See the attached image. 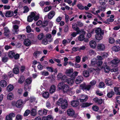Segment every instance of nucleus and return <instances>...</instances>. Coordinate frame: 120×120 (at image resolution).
I'll use <instances>...</instances> for the list:
<instances>
[{
	"label": "nucleus",
	"instance_id": "19",
	"mask_svg": "<svg viewBox=\"0 0 120 120\" xmlns=\"http://www.w3.org/2000/svg\"><path fill=\"white\" fill-rule=\"evenodd\" d=\"M18 67V66H15L13 69V71L14 74H17L19 73V70Z\"/></svg>",
	"mask_w": 120,
	"mask_h": 120
},
{
	"label": "nucleus",
	"instance_id": "43",
	"mask_svg": "<svg viewBox=\"0 0 120 120\" xmlns=\"http://www.w3.org/2000/svg\"><path fill=\"white\" fill-rule=\"evenodd\" d=\"M32 80L31 78H27L26 80V83L27 84H30L32 82Z\"/></svg>",
	"mask_w": 120,
	"mask_h": 120
},
{
	"label": "nucleus",
	"instance_id": "29",
	"mask_svg": "<svg viewBox=\"0 0 120 120\" xmlns=\"http://www.w3.org/2000/svg\"><path fill=\"white\" fill-rule=\"evenodd\" d=\"M14 88V87L13 85L10 84L8 86L7 88V89L8 91L10 92L12 91Z\"/></svg>",
	"mask_w": 120,
	"mask_h": 120
},
{
	"label": "nucleus",
	"instance_id": "13",
	"mask_svg": "<svg viewBox=\"0 0 120 120\" xmlns=\"http://www.w3.org/2000/svg\"><path fill=\"white\" fill-rule=\"evenodd\" d=\"M55 15V12L53 10L51 11L48 14V17L49 19H51Z\"/></svg>",
	"mask_w": 120,
	"mask_h": 120
},
{
	"label": "nucleus",
	"instance_id": "51",
	"mask_svg": "<svg viewBox=\"0 0 120 120\" xmlns=\"http://www.w3.org/2000/svg\"><path fill=\"white\" fill-rule=\"evenodd\" d=\"M109 41L110 43L113 44L115 40L112 38L110 37L109 38Z\"/></svg>",
	"mask_w": 120,
	"mask_h": 120
},
{
	"label": "nucleus",
	"instance_id": "1",
	"mask_svg": "<svg viewBox=\"0 0 120 120\" xmlns=\"http://www.w3.org/2000/svg\"><path fill=\"white\" fill-rule=\"evenodd\" d=\"M96 83V81L93 80L90 82V85H86L85 84H82L80 85V87L83 90H89L91 86L95 85Z\"/></svg>",
	"mask_w": 120,
	"mask_h": 120
},
{
	"label": "nucleus",
	"instance_id": "47",
	"mask_svg": "<svg viewBox=\"0 0 120 120\" xmlns=\"http://www.w3.org/2000/svg\"><path fill=\"white\" fill-rule=\"evenodd\" d=\"M31 88V87L27 85H26L24 86V89L26 91H29Z\"/></svg>",
	"mask_w": 120,
	"mask_h": 120
},
{
	"label": "nucleus",
	"instance_id": "17",
	"mask_svg": "<svg viewBox=\"0 0 120 120\" xmlns=\"http://www.w3.org/2000/svg\"><path fill=\"white\" fill-rule=\"evenodd\" d=\"M71 105L74 107H76L78 106L79 105V102L77 101H72L71 103Z\"/></svg>",
	"mask_w": 120,
	"mask_h": 120
},
{
	"label": "nucleus",
	"instance_id": "58",
	"mask_svg": "<svg viewBox=\"0 0 120 120\" xmlns=\"http://www.w3.org/2000/svg\"><path fill=\"white\" fill-rule=\"evenodd\" d=\"M77 25L80 27H81L83 26V23L80 22H77Z\"/></svg>",
	"mask_w": 120,
	"mask_h": 120
},
{
	"label": "nucleus",
	"instance_id": "11",
	"mask_svg": "<svg viewBox=\"0 0 120 120\" xmlns=\"http://www.w3.org/2000/svg\"><path fill=\"white\" fill-rule=\"evenodd\" d=\"M23 103V101L22 100H18L16 103V106L18 108H21L22 105Z\"/></svg>",
	"mask_w": 120,
	"mask_h": 120
},
{
	"label": "nucleus",
	"instance_id": "46",
	"mask_svg": "<svg viewBox=\"0 0 120 120\" xmlns=\"http://www.w3.org/2000/svg\"><path fill=\"white\" fill-rule=\"evenodd\" d=\"M23 8L24 9V11H23V13H27L29 11L28 7L26 6H24Z\"/></svg>",
	"mask_w": 120,
	"mask_h": 120
},
{
	"label": "nucleus",
	"instance_id": "27",
	"mask_svg": "<svg viewBox=\"0 0 120 120\" xmlns=\"http://www.w3.org/2000/svg\"><path fill=\"white\" fill-rule=\"evenodd\" d=\"M112 50L115 52H118L120 50V47L118 46H115L112 48Z\"/></svg>",
	"mask_w": 120,
	"mask_h": 120
},
{
	"label": "nucleus",
	"instance_id": "14",
	"mask_svg": "<svg viewBox=\"0 0 120 120\" xmlns=\"http://www.w3.org/2000/svg\"><path fill=\"white\" fill-rule=\"evenodd\" d=\"M31 41L28 39L27 38L24 40V45L26 46H29L31 44Z\"/></svg>",
	"mask_w": 120,
	"mask_h": 120
},
{
	"label": "nucleus",
	"instance_id": "55",
	"mask_svg": "<svg viewBox=\"0 0 120 120\" xmlns=\"http://www.w3.org/2000/svg\"><path fill=\"white\" fill-rule=\"evenodd\" d=\"M14 73L12 71H10L8 73V76L10 77H14Z\"/></svg>",
	"mask_w": 120,
	"mask_h": 120
},
{
	"label": "nucleus",
	"instance_id": "56",
	"mask_svg": "<svg viewBox=\"0 0 120 120\" xmlns=\"http://www.w3.org/2000/svg\"><path fill=\"white\" fill-rule=\"evenodd\" d=\"M16 118L17 120H21L22 117L19 114H18L16 115Z\"/></svg>",
	"mask_w": 120,
	"mask_h": 120
},
{
	"label": "nucleus",
	"instance_id": "61",
	"mask_svg": "<svg viewBox=\"0 0 120 120\" xmlns=\"http://www.w3.org/2000/svg\"><path fill=\"white\" fill-rule=\"evenodd\" d=\"M44 36L43 34H41L38 35V39L39 40H41L43 38Z\"/></svg>",
	"mask_w": 120,
	"mask_h": 120
},
{
	"label": "nucleus",
	"instance_id": "59",
	"mask_svg": "<svg viewBox=\"0 0 120 120\" xmlns=\"http://www.w3.org/2000/svg\"><path fill=\"white\" fill-rule=\"evenodd\" d=\"M48 43V40L46 39H44L42 41V44L44 45H46Z\"/></svg>",
	"mask_w": 120,
	"mask_h": 120
},
{
	"label": "nucleus",
	"instance_id": "48",
	"mask_svg": "<svg viewBox=\"0 0 120 120\" xmlns=\"http://www.w3.org/2000/svg\"><path fill=\"white\" fill-rule=\"evenodd\" d=\"M33 17H31L30 15L28 16L27 18V20L29 22H31L33 20Z\"/></svg>",
	"mask_w": 120,
	"mask_h": 120
},
{
	"label": "nucleus",
	"instance_id": "2",
	"mask_svg": "<svg viewBox=\"0 0 120 120\" xmlns=\"http://www.w3.org/2000/svg\"><path fill=\"white\" fill-rule=\"evenodd\" d=\"M58 87L59 89H61L63 92L65 93H67L69 90V86L67 84H65L63 82H60L58 85Z\"/></svg>",
	"mask_w": 120,
	"mask_h": 120
},
{
	"label": "nucleus",
	"instance_id": "12",
	"mask_svg": "<svg viewBox=\"0 0 120 120\" xmlns=\"http://www.w3.org/2000/svg\"><path fill=\"white\" fill-rule=\"evenodd\" d=\"M83 80L82 77L80 76L77 77L75 80V83L77 84H79L81 83Z\"/></svg>",
	"mask_w": 120,
	"mask_h": 120
},
{
	"label": "nucleus",
	"instance_id": "7",
	"mask_svg": "<svg viewBox=\"0 0 120 120\" xmlns=\"http://www.w3.org/2000/svg\"><path fill=\"white\" fill-rule=\"evenodd\" d=\"M88 98V97L87 95L82 94L80 95L79 100L80 102H83L86 101Z\"/></svg>",
	"mask_w": 120,
	"mask_h": 120
},
{
	"label": "nucleus",
	"instance_id": "53",
	"mask_svg": "<svg viewBox=\"0 0 120 120\" xmlns=\"http://www.w3.org/2000/svg\"><path fill=\"white\" fill-rule=\"evenodd\" d=\"M105 86L104 83L102 82H101L99 83L98 85V87L99 88H103Z\"/></svg>",
	"mask_w": 120,
	"mask_h": 120
},
{
	"label": "nucleus",
	"instance_id": "42",
	"mask_svg": "<svg viewBox=\"0 0 120 120\" xmlns=\"http://www.w3.org/2000/svg\"><path fill=\"white\" fill-rule=\"evenodd\" d=\"M8 57L6 56H4L2 58V61L4 63L7 62L8 61Z\"/></svg>",
	"mask_w": 120,
	"mask_h": 120
},
{
	"label": "nucleus",
	"instance_id": "24",
	"mask_svg": "<svg viewBox=\"0 0 120 120\" xmlns=\"http://www.w3.org/2000/svg\"><path fill=\"white\" fill-rule=\"evenodd\" d=\"M7 83L4 80H2L0 81V85L2 87H5L6 86Z\"/></svg>",
	"mask_w": 120,
	"mask_h": 120
},
{
	"label": "nucleus",
	"instance_id": "30",
	"mask_svg": "<svg viewBox=\"0 0 120 120\" xmlns=\"http://www.w3.org/2000/svg\"><path fill=\"white\" fill-rule=\"evenodd\" d=\"M101 34H96L95 35V37L96 40H102L103 38V36Z\"/></svg>",
	"mask_w": 120,
	"mask_h": 120
},
{
	"label": "nucleus",
	"instance_id": "16",
	"mask_svg": "<svg viewBox=\"0 0 120 120\" xmlns=\"http://www.w3.org/2000/svg\"><path fill=\"white\" fill-rule=\"evenodd\" d=\"M81 103H82L81 107L82 108L87 107L93 104L92 103H89L85 102Z\"/></svg>",
	"mask_w": 120,
	"mask_h": 120
},
{
	"label": "nucleus",
	"instance_id": "10",
	"mask_svg": "<svg viewBox=\"0 0 120 120\" xmlns=\"http://www.w3.org/2000/svg\"><path fill=\"white\" fill-rule=\"evenodd\" d=\"M68 106V103L66 99H64L63 102L60 106L61 108L63 109H66Z\"/></svg>",
	"mask_w": 120,
	"mask_h": 120
},
{
	"label": "nucleus",
	"instance_id": "52",
	"mask_svg": "<svg viewBox=\"0 0 120 120\" xmlns=\"http://www.w3.org/2000/svg\"><path fill=\"white\" fill-rule=\"evenodd\" d=\"M75 61L77 63H79L80 61L81 58L79 56H77L75 57Z\"/></svg>",
	"mask_w": 120,
	"mask_h": 120
},
{
	"label": "nucleus",
	"instance_id": "5",
	"mask_svg": "<svg viewBox=\"0 0 120 120\" xmlns=\"http://www.w3.org/2000/svg\"><path fill=\"white\" fill-rule=\"evenodd\" d=\"M31 41L32 42H35L36 41V40L34 34L32 33H30L27 35V38Z\"/></svg>",
	"mask_w": 120,
	"mask_h": 120
},
{
	"label": "nucleus",
	"instance_id": "34",
	"mask_svg": "<svg viewBox=\"0 0 120 120\" xmlns=\"http://www.w3.org/2000/svg\"><path fill=\"white\" fill-rule=\"evenodd\" d=\"M74 80L73 79H68L67 80L66 82L69 85H71L74 83Z\"/></svg>",
	"mask_w": 120,
	"mask_h": 120
},
{
	"label": "nucleus",
	"instance_id": "40",
	"mask_svg": "<svg viewBox=\"0 0 120 120\" xmlns=\"http://www.w3.org/2000/svg\"><path fill=\"white\" fill-rule=\"evenodd\" d=\"M78 40L80 41H82L85 39L84 35L81 34L78 37Z\"/></svg>",
	"mask_w": 120,
	"mask_h": 120
},
{
	"label": "nucleus",
	"instance_id": "22",
	"mask_svg": "<svg viewBox=\"0 0 120 120\" xmlns=\"http://www.w3.org/2000/svg\"><path fill=\"white\" fill-rule=\"evenodd\" d=\"M90 45L92 48H95L96 46V42L94 41H91L90 42Z\"/></svg>",
	"mask_w": 120,
	"mask_h": 120
},
{
	"label": "nucleus",
	"instance_id": "49",
	"mask_svg": "<svg viewBox=\"0 0 120 120\" xmlns=\"http://www.w3.org/2000/svg\"><path fill=\"white\" fill-rule=\"evenodd\" d=\"M41 73L42 75L45 76H48L49 75V73L48 72L45 71L41 72Z\"/></svg>",
	"mask_w": 120,
	"mask_h": 120
},
{
	"label": "nucleus",
	"instance_id": "54",
	"mask_svg": "<svg viewBox=\"0 0 120 120\" xmlns=\"http://www.w3.org/2000/svg\"><path fill=\"white\" fill-rule=\"evenodd\" d=\"M26 29L27 32L28 33H30L31 31V29L30 27L29 26H26Z\"/></svg>",
	"mask_w": 120,
	"mask_h": 120
},
{
	"label": "nucleus",
	"instance_id": "32",
	"mask_svg": "<svg viewBox=\"0 0 120 120\" xmlns=\"http://www.w3.org/2000/svg\"><path fill=\"white\" fill-rule=\"evenodd\" d=\"M83 75L86 77H89L90 75L89 72L87 71H84L83 72Z\"/></svg>",
	"mask_w": 120,
	"mask_h": 120
},
{
	"label": "nucleus",
	"instance_id": "9",
	"mask_svg": "<svg viewBox=\"0 0 120 120\" xmlns=\"http://www.w3.org/2000/svg\"><path fill=\"white\" fill-rule=\"evenodd\" d=\"M105 48V45L102 43L98 44L97 46V49L98 51H101L104 50Z\"/></svg>",
	"mask_w": 120,
	"mask_h": 120
},
{
	"label": "nucleus",
	"instance_id": "33",
	"mask_svg": "<svg viewBox=\"0 0 120 120\" xmlns=\"http://www.w3.org/2000/svg\"><path fill=\"white\" fill-rule=\"evenodd\" d=\"M111 80L109 79H106L105 80V82L108 86L111 85L112 84Z\"/></svg>",
	"mask_w": 120,
	"mask_h": 120
},
{
	"label": "nucleus",
	"instance_id": "57",
	"mask_svg": "<svg viewBox=\"0 0 120 120\" xmlns=\"http://www.w3.org/2000/svg\"><path fill=\"white\" fill-rule=\"evenodd\" d=\"M92 109L96 111H97L99 109L98 107L96 105L93 106L92 107Z\"/></svg>",
	"mask_w": 120,
	"mask_h": 120
},
{
	"label": "nucleus",
	"instance_id": "64",
	"mask_svg": "<svg viewBox=\"0 0 120 120\" xmlns=\"http://www.w3.org/2000/svg\"><path fill=\"white\" fill-rule=\"evenodd\" d=\"M116 100L117 102L120 104V96H119L116 98Z\"/></svg>",
	"mask_w": 120,
	"mask_h": 120
},
{
	"label": "nucleus",
	"instance_id": "37",
	"mask_svg": "<svg viewBox=\"0 0 120 120\" xmlns=\"http://www.w3.org/2000/svg\"><path fill=\"white\" fill-rule=\"evenodd\" d=\"M101 68L104 69L106 73H108L110 70V68L109 66H106V67L102 66Z\"/></svg>",
	"mask_w": 120,
	"mask_h": 120
},
{
	"label": "nucleus",
	"instance_id": "45",
	"mask_svg": "<svg viewBox=\"0 0 120 120\" xmlns=\"http://www.w3.org/2000/svg\"><path fill=\"white\" fill-rule=\"evenodd\" d=\"M76 31V32H73L72 33V34H71V36L73 37H75L76 36L77 34H79L80 32V31Z\"/></svg>",
	"mask_w": 120,
	"mask_h": 120
},
{
	"label": "nucleus",
	"instance_id": "50",
	"mask_svg": "<svg viewBox=\"0 0 120 120\" xmlns=\"http://www.w3.org/2000/svg\"><path fill=\"white\" fill-rule=\"evenodd\" d=\"M30 111L29 109H27L25 111L24 114V116H26L30 114Z\"/></svg>",
	"mask_w": 120,
	"mask_h": 120
},
{
	"label": "nucleus",
	"instance_id": "39",
	"mask_svg": "<svg viewBox=\"0 0 120 120\" xmlns=\"http://www.w3.org/2000/svg\"><path fill=\"white\" fill-rule=\"evenodd\" d=\"M36 114L37 112L36 109H33L31 111V115L33 116H35L36 115Z\"/></svg>",
	"mask_w": 120,
	"mask_h": 120
},
{
	"label": "nucleus",
	"instance_id": "38",
	"mask_svg": "<svg viewBox=\"0 0 120 120\" xmlns=\"http://www.w3.org/2000/svg\"><path fill=\"white\" fill-rule=\"evenodd\" d=\"M7 98L8 99L12 100L14 98L13 94L12 93H9L7 96Z\"/></svg>",
	"mask_w": 120,
	"mask_h": 120
},
{
	"label": "nucleus",
	"instance_id": "25",
	"mask_svg": "<svg viewBox=\"0 0 120 120\" xmlns=\"http://www.w3.org/2000/svg\"><path fill=\"white\" fill-rule=\"evenodd\" d=\"M73 70L72 69L70 68L69 69L66 70V73L68 76H69L73 72Z\"/></svg>",
	"mask_w": 120,
	"mask_h": 120
},
{
	"label": "nucleus",
	"instance_id": "62",
	"mask_svg": "<svg viewBox=\"0 0 120 120\" xmlns=\"http://www.w3.org/2000/svg\"><path fill=\"white\" fill-rule=\"evenodd\" d=\"M46 68L47 70L49 71H50L51 72H52L53 71V68L49 67H46Z\"/></svg>",
	"mask_w": 120,
	"mask_h": 120
},
{
	"label": "nucleus",
	"instance_id": "20",
	"mask_svg": "<svg viewBox=\"0 0 120 120\" xmlns=\"http://www.w3.org/2000/svg\"><path fill=\"white\" fill-rule=\"evenodd\" d=\"M95 32L97 34H101L102 35H103L104 33V31H102L100 28H99L95 29Z\"/></svg>",
	"mask_w": 120,
	"mask_h": 120
},
{
	"label": "nucleus",
	"instance_id": "3",
	"mask_svg": "<svg viewBox=\"0 0 120 120\" xmlns=\"http://www.w3.org/2000/svg\"><path fill=\"white\" fill-rule=\"evenodd\" d=\"M120 61V60L117 58H116L111 61V66L112 67H116Z\"/></svg>",
	"mask_w": 120,
	"mask_h": 120
},
{
	"label": "nucleus",
	"instance_id": "8",
	"mask_svg": "<svg viewBox=\"0 0 120 120\" xmlns=\"http://www.w3.org/2000/svg\"><path fill=\"white\" fill-rule=\"evenodd\" d=\"M67 114L70 116L73 117L75 114V112L73 109H70L67 110Z\"/></svg>",
	"mask_w": 120,
	"mask_h": 120
},
{
	"label": "nucleus",
	"instance_id": "26",
	"mask_svg": "<svg viewBox=\"0 0 120 120\" xmlns=\"http://www.w3.org/2000/svg\"><path fill=\"white\" fill-rule=\"evenodd\" d=\"M25 80L24 77L23 75L21 76L18 80V82L20 84L22 83Z\"/></svg>",
	"mask_w": 120,
	"mask_h": 120
},
{
	"label": "nucleus",
	"instance_id": "6",
	"mask_svg": "<svg viewBox=\"0 0 120 120\" xmlns=\"http://www.w3.org/2000/svg\"><path fill=\"white\" fill-rule=\"evenodd\" d=\"M88 70L90 72H93L94 73H95V74H98L99 71V69L97 67H96V68H90Z\"/></svg>",
	"mask_w": 120,
	"mask_h": 120
},
{
	"label": "nucleus",
	"instance_id": "18",
	"mask_svg": "<svg viewBox=\"0 0 120 120\" xmlns=\"http://www.w3.org/2000/svg\"><path fill=\"white\" fill-rule=\"evenodd\" d=\"M64 99H63L62 98H60L56 103V105L57 106H60L63 102Z\"/></svg>",
	"mask_w": 120,
	"mask_h": 120
},
{
	"label": "nucleus",
	"instance_id": "4",
	"mask_svg": "<svg viewBox=\"0 0 120 120\" xmlns=\"http://www.w3.org/2000/svg\"><path fill=\"white\" fill-rule=\"evenodd\" d=\"M92 6V4L90 3H88L87 6L84 7L81 4H79L77 5V7L78 8L81 10H83L84 9L86 10H88L89 9V7H90Z\"/></svg>",
	"mask_w": 120,
	"mask_h": 120
},
{
	"label": "nucleus",
	"instance_id": "63",
	"mask_svg": "<svg viewBox=\"0 0 120 120\" xmlns=\"http://www.w3.org/2000/svg\"><path fill=\"white\" fill-rule=\"evenodd\" d=\"M118 68H114L112 69L111 70V72H116L117 71H118Z\"/></svg>",
	"mask_w": 120,
	"mask_h": 120
},
{
	"label": "nucleus",
	"instance_id": "21",
	"mask_svg": "<svg viewBox=\"0 0 120 120\" xmlns=\"http://www.w3.org/2000/svg\"><path fill=\"white\" fill-rule=\"evenodd\" d=\"M56 90V87L54 85H52L49 89V92L50 93L52 94L54 93Z\"/></svg>",
	"mask_w": 120,
	"mask_h": 120
},
{
	"label": "nucleus",
	"instance_id": "36",
	"mask_svg": "<svg viewBox=\"0 0 120 120\" xmlns=\"http://www.w3.org/2000/svg\"><path fill=\"white\" fill-rule=\"evenodd\" d=\"M42 96L44 98H48L49 97V92H45L42 94Z\"/></svg>",
	"mask_w": 120,
	"mask_h": 120
},
{
	"label": "nucleus",
	"instance_id": "31",
	"mask_svg": "<svg viewBox=\"0 0 120 120\" xmlns=\"http://www.w3.org/2000/svg\"><path fill=\"white\" fill-rule=\"evenodd\" d=\"M18 38L20 39L21 41H23L26 39V36L24 35H20L18 36Z\"/></svg>",
	"mask_w": 120,
	"mask_h": 120
},
{
	"label": "nucleus",
	"instance_id": "23",
	"mask_svg": "<svg viewBox=\"0 0 120 120\" xmlns=\"http://www.w3.org/2000/svg\"><path fill=\"white\" fill-rule=\"evenodd\" d=\"M114 89L115 93L116 94L120 95V86L119 87H114Z\"/></svg>",
	"mask_w": 120,
	"mask_h": 120
},
{
	"label": "nucleus",
	"instance_id": "35",
	"mask_svg": "<svg viewBox=\"0 0 120 120\" xmlns=\"http://www.w3.org/2000/svg\"><path fill=\"white\" fill-rule=\"evenodd\" d=\"M15 55V53L14 52L11 51L9 52L8 53V56L9 57L11 58H13L14 56Z\"/></svg>",
	"mask_w": 120,
	"mask_h": 120
},
{
	"label": "nucleus",
	"instance_id": "41",
	"mask_svg": "<svg viewBox=\"0 0 120 120\" xmlns=\"http://www.w3.org/2000/svg\"><path fill=\"white\" fill-rule=\"evenodd\" d=\"M114 93L113 91H111L107 94V96L109 98H111L112 97L113 95H114Z\"/></svg>",
	"mask_w": 120,
	"mask_h": 120
},
{
	"label": "nucleus",
	"instance_id": "60",
	"mask_svg": "<svg viewBox=\"0 0 120 120\" xmlns=\"http://www.w3.org/2000/svg\"><path fill=\"white\" fill-rule=\"evenodd\" d=\"M36 100L35 98L33 97H30V102L31 103L34 102Z\"/></svg>",
	"mask_w": 120,
	"mask_h": 120
},
{
	"label": "nucleus",
	"instance_id": "44",
	"mask_svg": "<svg viewBox=\"0 0 120 120\" xmlns=\"http://www.w3.org/2000/svg\"><path fill=\"white\" fill-rule=\"evenodd\" d=\"M52 7L51 6L49 7L47 6L44 8V11L45 12H47L51 9Z\"/></svg>",
	"mask_w": 120,
	"mask_h": 120
},
{
	"label": "nucleus",
	"instance_id": "28",
	"mask_svg": "<svg viewBox=\"0 0 120 120\" xmlns=\"http://www.w3.org/2000/svg\"><path fill=\"white\" fill-rule=\"evenodd\" d=\"M72 28L75 31H80L79 28L77 27V25L76 23L72 24Z\"/></svg>",
	"mask_w": 120,
	"mask_h": 120
},
{
	"label": "nucleus",
	"instance_id": "15",
	"mask_svg": "<svg viewBox=\"0 0 120 120\" xmlns=\"http://www.w3.org/2000/svg\"><path fill=\"white\" fill-rule=\"evenodd\" d=\"M14 15V13L13 11H7L5 13V16L7 18L11 17Z\"/></svg>",
	"mask_w": 120,
	"mask_h": 120
}]
</instances>
